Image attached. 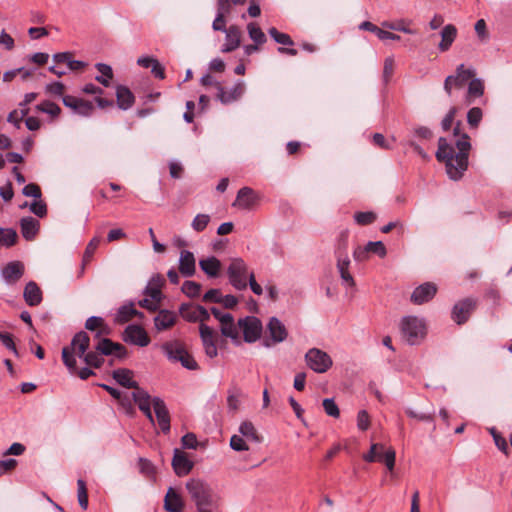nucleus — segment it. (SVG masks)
<instances>
[{
	"mask_svg": "<svg viewBox=\"0 0 512 512\" xmlns=\"http://www.w3.org/2000/svg\"><path fill=\"white\" fill-rule=\"evenodd\" d=\"M306 365L316 373L327 372L333 365L332 358L325 351L311 348L305 354Z\"/></svg>",
	"mask_w": 512,
	"mask_h": 512,
	"instance_id": "7",
	"label": "nucleus"
},
{
	"mask_svg": "<svg viewBox=\"0 0 512 512\" xmlns=\"http://www.w3.org/2000/svg\"><path fill=\"white\" fill-rule=\"evenodd\" d=\"M482 116V110L479 107H473L467 113V122L472 128H476L482 120Z\"/></svg>",
	"mask_w": 512,
	"mask_h": 512,
	"instance_id": "49",
	"label": "nucleus"
},
{
	"mask_svg": "<svg viewBox=\"0 0 512 512\" xmlns=\"http://www.w3.org/2000/svg\"><path fill=\"white\" fill-rule=\"evenodd\" d=\"M230 447L238 452L248 451L247 440L240 435H233L230 439Z\"/></svg>",
	"mask_w": 512,
	"mask_h": 512,
	"instance_id": "50",
	"label": "nucleus"
},
{
	"mask_svg": "<svg viewBox=\"0 0 512 512\" xmlns=\"http://www.w3.org/2000/svg\"><path fill=\"white\" fill-rule=\"evenodd\" d=\"M476 76L473 68H466L464 64L456 67L455 74L449 75L444 81V91L448 97L455 96V92L464 88L470 79Z\"/></svg>",
	"mask_w": 512,
	"mask_h": 512,
	"instance_id": "6",
	"label": "nucleus"
},
{
	"mask_svg": "<svg viewBox=\"0 0 512 512\" xmlns=\"http://www.w3.org/2000/svg\"><path fill=\"white\" fill-rule=\"evenodd\" d=\"M162 351L171 362H178L179 358L186 351L184 345L179 341H169L162 345Z\"/></svg>",
	"mask_w": 512,
	"mask_h": 512,
	"instance_id": "28",
	"label": "nucleus"
},
{
	"mask_svg": "<svg viewBox=\"0 0 512 512\" xmlns=\"http://www.w3.org/2000/svg\"><path fill=\"white\" fill-rule=\"evenodd\" d=\"M23 194L28 197H34L36 199L41 198V189L35 183H30L23 188Z\"/></svg>",
	"mask_w": 512,
	"mask_h": 512,
	"instance_id": "63",
	"label": "nucleus"
},
{
	"mask_svg": "<svg viewBox=\"0 0 512 512\" xmlns=\"http://www.w3.org/2000/svg\"><path fill=\"white\" fill-rule=\"evenodd\" d=\"M89 344V336L86 332L81 331L73 337L70 346H66L62 349L63 363L71 373H75L77 371L74 355L83 358L84 362L89 366L99 368L102 365L103 358L97 350L96 352L91 351L86 353V350L89 348Z\"/></svg>",
	"mask_w": 512,
	"mask_h": 512,
	"instance_id": "2",
	"label": "nucleus"
},
{
	"mask_svg": "<svg viewBox=\"0 0 512 512\" xmlns=\"http://www.w3.org/2000/svg\"><path fill=\"white\" fill-rule=\"evenodd\" d=\"M484 93V83L481 79L473 77L468 82V90L466 94L467 104H471L473 99L482 96Z\"/></svg>",
	"mask_w": 512,
	"mask_h": 512,
	"instance_id": "35",
	"label": "nucleus"
},
{
	"mask_svg": "<svg viewBox=\"0 0 512 512\" xmlns=\"http://www.w3.org/2000/svg\"><path fill=\"white\" fill-rule=\"evenodd\" d=\"M370 426V417L366 410H360L357 414V427L361 431H366Z\"/></svg>",
	"mask_w": 512,
	"mask_h": 512,
	"instance_id": "54",
	"label": "nucleus"
},
{
	"mask_svg": "<svg viewBox=\"0 0 512 512\" xmlns=\"http://www.w3.org/2000/svg\"><path fill=\"white\" fill-rule=\"evenodd\" d=\"M395 62L394 59L391 57H387L384 61V67H383V79L387 83L394 72Z\"/></svg>",
	"mask_w": 512,
	"mask_h": 512,
	"instance_id": "59",
	"label": "nucleus"
},
{
	"mask_svg": "<svg viewBox=\"0 0 512 512\" xmlns=\"http://www.w3.org/2000/svg\"><path fill=\"white\" fill-rule=\"evenodd\" d=\"M258 201L259 197L256 192L249 187H244L238 191L233 206L242 209H251L258 203Z\"/></svg>",
	"mask_w": 512,
	"mask_h": 512,
	"instance_id": "21",
	"label": "nucleus"
},
{
	"mask_svg": "<svg viewBox=\"0 0 512 512\" xmlns=\"http://www.w3.org/2000/svg\"><path fill=\"white\" fill-rule=\"evenodd\" d=\"M239 328L243 331L245 342L253 343L257 341L262 333V323L254 316H248L238 321Z\"/></svg>",
	"mask_w": 512,
	"mask_h": 512,
	"instance_id": "9",
	"label": "nucleus"
},
{
	"mask_svg": "<svg viewBox=\"0 0 512 512\" xmlns=\"http://www.w3.org/2000/svg\"><path fill=\"white\" fill-rule=\"evenodd\" d=\"M94 110V106L92 102L87 100H82L77 109L75 110V113L82 115V116H90Z\"/></svg>",
	"mask_w": 512,
	"mask_h": 512,
	"instance_id": "60",
	"label": "nucleus"
},
{
	"mask_svg": "<svg viewBox=\"0 0 512 512\" xmlns=\"http://www.w3.org/2000/svg\"><path fill=\"white\" fill-rule=\"evenodd\" d=\"M222 320L223 321L220 323L222 335L233 340H237L239 336V326L235 324L233 316H226V319Z\"/></svg>",
	"mask_w": 512,
	"mask_h": 512,
	"instance_id": "39",
	"label": "nucleus"
},
{
	"mask_svg": "<svg viewBox=\"0 0 512 512\" xmlns=\"http://www.w3.org/2000/svg\"><path fill=\"white\" fill-rule=\"evenodd\" d=\"M176 316L173 312L168 310H161L155 317V327L157 330H166L174 325Z\"/></svg>",
	"mask_w": 512,
	"mask_h": 512,
	"instance_id": "36",
	"label": "nucleus"
},
{
	"mask_svg": "<svg viewBox=\"0 0 512 512\" xmlns=\"http://www.w3.org/2000/svg\"><path fill=\"white\" fill-rule=\"evenodd\" d=\"M143 314L134 308L133 303L121 306L115 316L117 323L123 324L131 320L134 316H142Z\"/></svg>",
	"mask_w": 512,
	"mask_h": 512,
	"instance_id": "38",
	"label": "nucleus"
},
{
	"mask_svg": "<svg viewBox=\"0 0 512 512\" xmlns=\"http://www.w3.org/2000/svg\"><path fill=\"white\" fill-rule=\"evenodd\" d=\"M100 243V238L94 237L89 244L86 247V250L84 252L83 261L87 262L90 260L92 255L94 254L95 250L97 249L98 245Z\"/></svg>",
	"mask_w": 512,
	"mask_h": 512,
	"instance_id": "64",
	"label": "nucleus"
},
{
	"mask_svg": "<svg viewBox=\"0 0 512 512\" xmlns=\"http://www.w3.org/2000/svg\"><path fill=\"white\" fill-rule=\"evenodd\" d=\"M201 270L209 277L215 278L219 275L221 262L214 256L199 261Z\"/></svg>",
	"mask_w": 512,
	"mask_h": 512,
	"instance_id": "33",
	"label": "nucleus"
},
{
	"mask_svg": "<svg viewBox=\"0 0 512 512\" xmlns=\"http://www.w3.org/2000/svg\"><path fill=\"white\" fill-rule=\"evenodd\" d=\"M233 6L234 5L228 0H217V14L212 23V29L214 31L225 30L227 18L231 15Z\"/></svg>",
	"mask_w": 512,
	"mask_h": 512,
	"instance_id": "15",
	"label": "nucleus"
},
{
	"mask_svg": "<svg viewBox=\"0 0 512 512\" xmlns=\"http://www.w3.org/2000/svg\"><path fill=\"white\" fill-rule=\"evenodd\" d=\"M24 299L29 306H37L42 301V292L35 282L25 286Z\"/></svg>",
	"mask_w": 512,
	"mask_h": 512,
	"instance_id": "32",
	"label": "nucleus"
},
{
	"mask_svg": "<svg viewBox=\"0 0 512 512\" xmlns=\"http://www.w3.org/2000/svg\"><path fill=\"white\" fill-rule=\"evenodd\" d=\"M30 210L37 215L38 217L42 218L47 213V206L46 204L39 198L36 199L30 206Z\"/></svg>",
	"mask_w": 512,
	"mask_h": 512,
	"instance_id": "57",
	"label": "nucleus"
},
{
	"mask_svg": "<svg viewBox=\"0 0 512 512\" xmlns=\"http://www.w3.org/2000/svg\"><path fill=\"white\" fill-rule=\"evenodd\" d=\"M350 263L351 262L347 254H338L337 269L343 284L347 287H353L355 285L354 278L349 272Z\"/></svg>",
	"mask_w": 512,
	"mask_h": 512,
	"instance_id": "24",
	"label": "nucleus"
},
{
	"mask_svg": "<svg viewBox=\"0 0 512 512\" xmlns=\"http://www.w3.org/2000/svg\"><path fill=\"white\" fill-rule=\"evenodd\" d=\"M179 270L186 277H190L195 273V257L192 252L187 250L181 252Z\"/></svg>",
	"mask_w": 512,
	"mask_h": 512,
	"instance_id": "27",
	"label": "nucleus"
},
{
	"mask_svg": "<svg viewBox=\"0 0 512 512\" xmlns=\"http://www.w3.org/2000/svg\"><path fill=\"white\" fill-rule=\"evenodd\" d=\"M269 35L279 44L282 45H293L294 42L291 37L286 34L279 32L276 28L272 27L268 30Z\"/></svg>",
	"mask_w": 512,
	"mask_h": 512,
	"instance_id": "48",
	"label": "nucleus"
},
{
	"mask_svg": "<svg viewBox=\"0 0 512 512\" xmlns=\"http://www.w3.org/2000/svg\"><path fill=\"white\" fill-rule=\"evenodd\" d=\"M24 273V266L21 262L8 263L2 270V276L7 282H16Z\"/></svg>",
	"mask_w": 512,
	"mask_h": 512,
	"instance_id": "30",
	"label": "nucleus"
},
{
	"mask_svg": "<svg viewBox=\"0 0 512 512\" xmlns=\"http://www.w3.org/2000/svg\"><path fill=\"white\" fill-rule=\"evenodd\" d=\"M199 333L205 350V354L209 358H215L218 354L216 345L218 340L217 333L206 324H202L199 326Z\"/></svg>",
	"mask_w": 512,
	"mask_h": 512,
	"instance_id": "11",
	"label": "nucleus"
},
{
	"mask_svg": "<svg viewBox=\"0 0 512 512\" xmlns=\"http://www.w3.org/2000/svg\"><path fill=\"white\" fill-rule=\"evenodd\" d=\"M186 489L195 502L197 510L217 507L216 496L211 488L202 480L190 479L186 483Z\"/></svg>",
	"mask_w": 512,
	"mask_h": 512,
	"instance_id": "4",
	"label": "nucleus"
},
{
	"mask_svg": "<svg viewBox=\"0 0 512 512\" xmlns=\"http://www.w3.org/2000/svg\"><path fill=\"white\" fill-rule=\"evenodd\" d=\"M267 332L269 339L263 340L265 347H271L274 344L281 343L286 340L288 336L285 325L276 317H271L267 324Z\"/></svg>",
	"mask_w": 512,
	"mask_h": 512,
	"instance_id": "10",
	"label": "nucleus"
},
{
	"mask_svg": "<svg viewBox=\"0 0 512 512\" xmlns=\"http://www.w3.org/2000/svg\"><path fill=\"white\" fill-rule=\"evenodd\" d=\"M96 350L100 354H103V355L115 354L119 358H123L127 355L126 348L123 345H121L119 343H114L110 339H107V338L101 339L98 342V344L96 346Z\"/></svg>",
	"mask_w": 512,
	"mask_h": 512,
	"instance_id": "23",
	"label": "nucleus"
},
{
	"mask_svg": "<svg viewBox=\"0 0 512 512\" xmlns=\"http://www.w3.org/2000/svg\"><path fill=\"white\" fill-rule=\"evenodd\" d=\"M85 328L88 330H91V331H94L99 328V329H101L100 333H102L103 329H104V321L101 317H97V316L89 317L86 320Z\"/></svg>",
	"mask_w": 512,
	"mask_h": 512,
	"instance_id": "55",
	"label": "nucleus"
},
{
	"mask_svg": "<svg viewBox=\"0 0 512 512\" xmlns=\"http://www.w3.org/2000/svg\"><path fill=\"white\" fill-rule=\"evenodd\" d=\"M240 436L245 438L247 441L254 443H260L262 438L258 434L254 424L251 421H243L239 426Z\"/></svg>",
	"mask_w": 512,
	"mask_h": 512,
	"instance_id": "37",
	"label": "nucleus"
},
{
	"mask_svg": "<svg viewBox=\"0 0 512 512\" xmlns=\"http://www.w3.org/2000/svg\"><path fill=\"white\" fill-rule=\"evenodd\" d=\"M96 68L101 73V76H97L96 80L105 87H108L110 85V80L113 78L112 68L103 63L96 64Z\"/></svg>",
	"mask_w": 512,
	"mask_h": 512,
	"instance_id": "42",
	"label": "nucleus"
},
{
	"mask_svg": "<svg viewBox=\"0 0 512 512\" xmlns=\"http://www.w3.org/2000/svg\"><path fill=\"white\" fill-rule=\"evenodd\" d=\"M200 306L184 303L180 306L179 313L186 321L195 323L198 319V309H200Z\"/></svg>",
	"mask_w": 512,
	"mask_h": 512,
	"instance_id": "40",
	"label": "nucleus"
},
{
	"mask_svg": "<svg viewBox=\"0 0 512 512\" xmlns=\"http://www.w3.org/2000/svg\"><path fill=\"white\" fill-rule=\"evenodd\" d=\"M461 122L454 127V140L449 143L444 137L438 140L436 158L439 162L445 163L446 172L452 180L462 178L468 168L469 152L471 150L470 137L460 132Z\"/></svg>",
	"mask_w": 512,
	"mask_h": 512,
	"instance_id": "1",
	"label": "nucleus"
},
{
	"mask_svg": "<svg viewBox=\"0 0 512 512\" xmlns=\"http://www.w3.org/2000/svg\"><path fill=\"white\" fill-rule=\"evenodd\" d=\"M226 34V41L221 48V52L229 53L237 49L241 45L242 30L237 25H230L225 30H221Z\"/></svg>",
	"mask_w": 512,
	"mask_h": 512,
	"instance_id": "16",
	"label": "nucleus"
},
{
	"mask_svg": "<svg viewBox=\"0 0 512 512\" xmlns=\"http://www.w3.org/2000/svg\"><path fill=\"white\" fill-rule=\"evenodd\" d=\"M36 109L40 112L49 114L52 118L58 117L61 113V108L56 103L49 100L38 104Z\"/></svg>",
	"mask_w": 512,
	"mask_h": 512,
	"instance_id": "44",
	"label": "nucleus"
},
{
	"mask_svg": "<svg viewBox=\"0 0 512 512\" xmlns=\"http://www.w3.org/2000/svg\"><path fill=\"white\" fill-rule=\"evenodd\" d=\"M437 287L435 284L426 282L413 291L411 294V301L414 304L421 305L425 302L430 301L436 294Z\"/></svg>",
	"mask_w": 512,
	"mask_h": 512,
	"instance_id": "20",
	"label": "nucleus"
},
{
	"mask_svg": "<svg viewBox=\"0 0 512 512\" xmlns=\"http://www.w3.org/2000/svg\"><path fill=\"white\" fill-rule=\"evenodd\" d=\"M370 254L383 258L386 256V248L382 241H370L365 246H358L354 249L353 257L356 261L362 262L368 259Z\"/></svg>",
	"mask_w": 512,
	"mask_h": 512,
	"instance_id": "12",
	"label": "nucleus"
},
{
	"mask_svg": "<svg viewBox=\"0 0 512 512\" xmlns=\"http://www.w3.org/2000/svg\"><path fill=\"white\" fill-rule=\"evenodd\" d=\"M476 305V300L472 298H466L457 302L452 309V319L458 325L465 323L475 310Z\"/></svg>",
	"mask_w": 512,
	"mask_h": 512,
	"instance_id": "13",
	"label": "nucleus"
},
{
	"mask_svg": "<svg viewBox=\"0 0 512 512\" xmlns=\"http://www.w3.org/2000/svg\"><path fill=\"white\" fill-rule=\"evenodd\" d=\"M222 300V293L220 289H210L203 296V301L206 303H220Z\"/></svg>",
	"mask_w": 512,
	"mask_h": 512,
	"instance_id": "58",
	"label": "nucleus"
},
{
	"mask_svg": "<svg viewBox=\"0 0 512 512\" xmlns=\"http://www.w3.org/2000/svg\"><path fill=\"white\" fill-rule=\"evenodd\" d=\"M164 283V278L160 275L153 276L144 290V294L160 304L162 293L161 287Z\"/></svg>",
	"mask_w": 512,
	"mask_h": 512,
	"instance_id": "26",
	"label": "nucleus"
},
{
	"mask_svg": "<svg viewBox=\"0 0 512 512\" xmlns=\"http://www.w3.org/2000/svg\"><path fill=\"white\" fill-rule=\"evenodd\" d=\"M152 405L157 418L159 427L164 433L170 431V415L169 411L162 399L155 397L152 400Z\"/></svg>",
	"mask_w": 512,
	"mask_h": 512,
	"instance_id": "18",
	"label": "nucleus"
},
{
	"mask_svg": "<svg viewBox=\"0 0 512 512\" xmlns=\"http://www.w3.org/2000/svg\"><path fill=\"white\" fill-rule=\"evenodd\" d=\"M354 218L357 224H370L377 221V215L374 212H358Z\"/></svg>",
	"mask_w": 512,
	"mask_h": 512,
	"instance_id": "53",
	"label": "nucleus"
},
{
	"mask_svg": "<svg viewBox=\"0 0 512 512\" xmlns=\"http://www.w3.org/2000/svg\"><path fill=\"white\" fill-rule=\"evenodd\" d=\"M323 408L327 415L338 418L340 416V410L335 403L334 399L332 398H326L323 400Z\"/></svg>",
	"mask_w": 512,
	"mask_h": 512,
	"instance_id": "51",
	"label": "nucleus"
},
{
	"mask_svg": "<svg viewBox=\"0 0 512 512\" xmlns=\"http://www.w3.org/2000/svg\"><path fill=\"white\" fill-rule=\"evenodd\" d=\"M65 85L61 82H54L46 86V92L54 96H65Z\"/></svg>",
	"mask_w": 512,
	"mask_h": 512,
	"instance_id": "61",
	"label": "nucleus"
},
{
	"mask_svg": "<svg viewBox=\"0 0 512 512\" xmlns=\"http://www.w3.org/2000/svg\"><path fill=\"white\" fill-rule=\"evenodd\" d=\"M112 375L116 382L123 387L133 388L134 390H136L139 387L138 383L133 379V371L129 369L120 368L114 370Z\"/></svg>",
	"mask_w": 512,
	"mask_h": 512,
	"instance_id": "25",
	"label": "nucleus"
},
{
	"mask_svg": "<svg viewBox=\"0 0 512 512\" xmlns=\"http://www.w3.org/2000/svg\"><path fill=\"white\" fill-rule=\"evenodd\" d=\"M117 104L120 109L127 110L134 103V95L126 86L119 85L116 90Z\"/></svg>",
	"mask_w": 512,
	"mask_h": 512,
	"instance_id": "34",
	"label": "nucleus"
},
{
	"mask_svg": "<svg viewBox=\"0 0 512 512\" xmlns=\"http://www.w3.org/2000/svg\"><path fill=\"white\" fill-rule=\"evenodd\" d=\"M193 466V462L187 457L186 453L180 451L179 449L174 450L172 467L176 475L180 477L188 475Z\"/></svg>",
	"mask_w": 512,
	"mask_h": 512,
	"instance_id": "17",
	"label": "nucleus"
},
{
	"mask_svg": "<svg viewBox=\"0 0 512 512\" xmlns=\"http://www.w3.org/2000/svg\"><path fill=\"white\" fill-rule=\"evenodd\" d=\"M216 88L218 90L217 98L223 103L228 104L233 101H236L242 97L245 92V84L244 82H238L231 90L226 91L220 83H216Z\"/></svg>",
	"mask_w": 512,
	"mask_h": 512,
	"instance_id": "19",
	"label": "nucleus"
},
{
	"mask_svg": "<svg viewBox=\"0 0 512 512\" xmlns=\"http://www.w3.org/2000/svg\"><path fill=\"white\" fill-rule=\"evenodd\" d=\"M0 340L5 345L6 348L11 350L15 356H18V351L13 341V337L8 332L0 331Z\"/></svg>",
	"mask_w": 512,
	"mask_h": 512,
	"instance_id": "56",
	"label": "nucleus"
},
{
	"mask_svg": "<svg viewBox=\"0 0 512 512\" xmlns=\"http://www.w3.org/2000/svg\"><path fill=\"white\" fill-rule=\"evenodd\" d=\"M183 506L180 495L170 487L164 498V509L168 512H181Z\"/></svg>",
	"mask_w": 512,
	"mask_h": 512,
	"instance_id": "29",
	"label": "nucleus"
},
{
	"mask_svg": "<svg viewBox=\"0 0 512 512\" xmlns=\"http://www.w3.org/2000/svg\"><path fill=\"white\" fill-rule=\"evenodd\" d=\"M178 362L181 363V365L188 369V370H196L198 369V364L197 362L195 361V359L193 358V356L188 353V351L186 350L184 352V354L179 358Z\"/></svg>",
	"mask_w": 512,
	"mask_h": 512,
	"instance_id": "52",
	"label": "nucleus"
},
{
	"mask_svg": "<svg viewBox=\"0 0 512 512\" xmlns=\"http://www.w3.org/2000/svg\"><path fill=\"white\" fill-rule=\"evenodd\" d=\"M17 233L12 228L0 226V246L9 247L16 242Z\"/></svg>",
	"mask_w": 512,
	"mask_h": 512,
	"instance_id": "43",
	"label": "nucleus"
},
{
	"mask_svg": "<svg viewBox=\"0 0 512 512\" xmlns=\"http://www.w3.org/2000/svg\"><path fill=\"white\" fill-rule=\"evenodd\" d=\"M132 398L138 405L139 409L145 414V416L151 422H153V416L151 412V404L153 399H151L150 395L145 390L138 387L132 392Z\"/></svg>",
	"mask_w": 512,
	"mask_h": 512,
	"instance_id": "22",
	"label": "nucleus"
},
{
	"mask_svg": "<svg viewBox=\"0 0 512 512\" xmlns=\"http://www.w3.org/2000/svg\"><path fill=\"white\" fill-rule=\"evenodd\" d=\"M457 29L454 25L448 24L444 26L441 31V41L438 48L441 52H446L450 49L452 43L456 39Z\"/></svg>",
	"mask_w": 512,
	"mask_h": 512,
	"instance_id": "31",
	"label": "nucleus"
},
{
	"mask_svg": "<svg viewBox=\"0 0 512 512\" xmlns=\"http://www.w3.org/2000/svg\"><path fill=\"white\" fill-rule=\"evenodd\" d=\"M227 277L230 285L236 290L243 291L248 285L255 295H262L263 288L256 281L253 270H250L242 258H232L227 267Z\"/></svg>",
	"mask_w": 512,
	"mask_h": 512,
	"instance_id": "3",
	"label": "nucleus"
},
{
	"mask_svg": "<svg viewBox=\"0 0 512 512\" xmlns=\"http://www.w3.org/2000/svg\"><path fill=\"white\" fill-rule=\"evenodd\" d=\"M138 466L140 472L145 476H151L154 474V466L148 459L139 458Z\"/></svg>",
	"mask_w": 512,
	"mask_h": 512,
	"instance_id": "62",
	"label": "nucleus"
},
{
	"mask_svg": "<svg viewBox=\"0 0 512 512\" xmlns=\"http://www.w3.org/2000/svg\"><path fill=\"white\" fill-rule=\"evenodd\" d=\"M400 330L402 338L410 345L418 344L426 334L423 320L416 316L403 317Z\"/></svg>",
	"mask_w": 512,
	"mask_h": 512,
	"instance_id": "5",
	"label": "nucleus"
},
{
	"mask_svg": "<svg viewBox=\"0 0 512 512\" xmlns=\"http://www.w3.org/2000/svg\"><path fill=\"white\" fill-rule=\"evenodd\" d=\"M77 487V497L79 505L81 506L82 509L86 510L88 507V494L85 481L82 479H78Z\"/></svg>",
	"mask_w": 512,
	"mask_h": 512,
	"instance_id": "46",
	"label": "nucleus"
},
{
	"mask_svg": "<svg viewBox=\"0 0 512 512\" xmlns=\"http://www.w3.org/2000/svg\"><path fill=\"white\" fill-rule=\"evenodd\" d=\"M410 21L406 20H398V21H384L382 23V26L384 28L395 30V31H401L407 34H414L416 33L414 30L409 28Z\"/></svg>",
	"mask_w": 512,
	"mask_h": 512,
	"instance_id": "41",
	"label": "nucleus"
},
{
	"mask_svg": "<svg viewBox=\"0 0 512 512\" xmlns=\"http://www.w3.org/2000/svg\"><path fill=\"white\" fill-rule=\"evenodd\" d=\"M250 38L257 44L266 42V36L256 23H249L247 26Z\"/></svg>",
	"mask_w": 512,
	"mask_h": 512,
	"instance_id": "45",
	"label": "nucleus"
},
{
	"mask_svg": "<svg viewBox=\"0 0 512 512\" xmlns=\"http://www.w3.org/2000/svg\"><path fill=\"white\" fill-rule=\"evenodd\" d=\"M363 459L366 462L372 463L375 461H384L387 469L392 471L395 466L396 452L393 448H389L384 451V445L380 443H374L370 447V451L363 455Z\"/></svg>",
	"mask_w": 512,
	"mask_h": 512,
	"instance_id": "8",
	"label": "nucleus"
},
{
	"mask_svg": "<svg viewBox=\"0 0 512 512\" xmlns=\"http://www.w3.org/2000/svg\"><path fill=\"white\" fill-rule=\"evenodd\" d=\"M182 292L190 298L199 296L201 292V285L194 281H185L182 285Z\"/></svg>",
	"mask_w": 512,
	"mask_h": 512,
	"instance_id": "47",
	"label": "nucleus"
},
{
	"mask_svg": "<svg viewBox=\"0 0 512 512\" xmlns=\"http://www.w3.org/2000/svg\"><path fill=\"white\" fill-rule=\"evenodd\" d=\"M123 340L140 347H145L150 343L146 331L138 325L127 326L123 333Z\"/></svg>",
	"mask_w": 512,
	"mask_h": 512,
	"instance_id": "14",
	"label": "nucleus"
}]
</instances>
